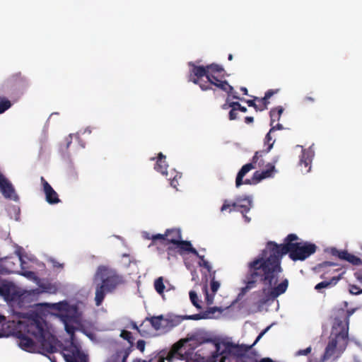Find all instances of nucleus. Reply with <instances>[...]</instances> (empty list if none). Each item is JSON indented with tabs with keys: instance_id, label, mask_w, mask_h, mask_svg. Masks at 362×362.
<instances>
[{
	"instance_id": "obj_58",
	"label": "nucleus",
	"mask_w": 362,
	"mask_h": 362,
	"mask_svg": "<svg viewBox=\"0 0 362 362\" xmlns=\"http://www.w3.org/2000/svg\"><path fill=\"white\" fill-rule=\"evenodd\" d=\"M153 359L151 358L148 361H146V360H141L140 358H136L134 359L132 362H153Z\"/></svg>"
},
{
	"instance_id": "obj_51",
	"label": "nucleus",
	"mask_w": 362,
	"mask_h": 362,
	"mask_svg": "<svg viewBox=\"0 0 362 362\" xmlns=\"http://www.w3.org/2000/svg\"><path fill=\"white\" fill-rule=\"evenodd\" d=\"M228 117L230 120H235L238 118V112L235 109H231L228 114Z\"/></svg>"
},
{
	"instance_id": "obj_26",
	"label": "nucleus",
	"mask_w": 362,
	"mask_h": 362,
	"mask_svg": "<svg viewBox=\"0 0 362 362\" xmlns=\"http://www.w3.org/2000/svg\"><path fill=\"white\" fill-rule=\"evenodd\" d=\"M218 310L217 307L209 308L206 310L203 313L191 315H185L183 319L185 320H199L202 319H208L211 318V315L215 313V312Z\"/></svg>"
},
{
	"instance_id": "obj_18",
	"label": "nucleus",
	"mask_w": 362,
	"mask_h": 362,
	"mask_svg": "<svg viewBox=\"0 0 362 362\" xmlns=\"http://www.w3.org/2000/svg\"><path fill=\"white\" fill-rule=\"evenodd\" d=\"M189 65L192 67L191 70V75L194 76V78L191 79V81L195 83L198 84L200 86L201 83H204L202 78L205 76L207 78V69L206 66H197L194 64L192 62H189Z\"/></svg>"
},
{
	"instance_id": "obj_61",
	"label": "nucleus",
	"mask_w": 362,
	"mask_h": 362,
	"mask_svg": "<svg viewBox=\"0 0 362 362\" xmlns=\"http://www.w3.org/2000/svg\"><path fill=\"white\" fill-rule=\"evenodd\" d=\"M240 90L243 93L244 95H247L248 94V90L245 87H241Z\"/></svg>"
},
{
	"instance_id": "obj_52",
	"label": "nucleus",
	"mask_w": 362,
	"mask_h": 362,
	"mask_svg": "<svg viewBox=\"0 0 362 362\" xmlns=\"http://www.w3.org/2000/svg\"><path fill=\"white\" fill-rule=\"evenodd\" d=\"M274 123H272V125H270L271 126V129H269V132L270 133H272L273 132H274L275 130H281V129H283V125L281 124H274Z\"/></svg>"
},
{
	"instance_id": "obj_11",
	"label": "nucleus",
	"mask_w": 362,
	"mask_h": 362,
	"mask_svg": "<svg viewBox=\"0 0 362 362\" xmlns=\"http://www.w3.org/2000/svg\"><path fill=\"white\" fill-rule=\"evenodd\" d=\"M152 245L156 244V240H160L164 245L173 244L176 245L182 239L181 230L179 228L166 230L165 234H156L152 236Z\"/></svg>"
},
{
	"instance_id": "obj_24",
	"label": "nucleus",
	"mask_w": 362,
	"mask_h": 362,
	"mask_svg": "<svg viewBox=\"0 0 362 362\" xmlns=\"http://www.w3.org/2000/svg\"><path fill=\"white\" fill-rule=\"evenodd\" d=\"M235 211H240L241 214H247L252 207V200L245 197L243 199H238L235 202Z\"/></svg>"
},
{
	"instance_id": "obj_50",
	"label": "nucleus",
	"mask_w": 362,
	"mask_h": 362,
	"mask_svg": "<svg viewBox=\"0 0 362 362\" xmlns=\"http://www.w3.org/2000/svg\"><path fill=\"white\" fill-rule=\"evenodd\" d=\"M240 100L245 101L249 107H254L257 111L259 110V108L258 107V106L255 103V100H245V99L241 98H240Z\"/></svg>"
},
{
	"instance_id": "obj_53",
	"label": "nucleus",
	"mask_w": 362,
	"mask_h": 362,
	"mask_svg": "<svg viewBox=\"0 0 362 362\" xmlns=\"http://www.w3.org/2000/svg\"><path fill=\"white\" fill-rule=\"evenodd\" d=\"M22 275L30 279L35 278V273L31 271H25L22 273Z\"/></svg>"
},
{
	"instance_id": "obj_56",
	"label": "nucleus",
	"mask_w": 362,
	"mask_h": 362,
	"mask_svg": "<svg viewBox=\"0 0 362 362\" xmlns=\"http://www.w3.org/2000/svg\"><path fill=\"white\" fill-rule=\"evenodd\" d=\"M254 122V117L251 116H247L245 117V122L246 124H251Z\"/></svg>"
},
{
	"instance_id": "obj_43",
	"label": "nucleus",
	"mask_w": 362,
	"mask_h": 362,
	"mask_svg": "<svg viewBox=\"0 0 362 362\" xmlns=\"http://www.w3.org/2000/svg\"><path fill=\"white\" fill-rule=\"evenodd\" d=\"M349 291L353 295H359L362 293V289L355 284L349 285Z\"/></svg>"
},
{
	"instance_id": "obj_49",
	"label": "nucleus",
	"mask_w": 362,
	"mask_h": 362,
	"mask_svg": "<svg viewBox=\"0 0 362 362\" xmlns=\"http://www.w3.org/2000/svg\"><path fill=\"white\" fill-rule=\"evenodd\" d=\"M311 350H312V349L310 346H309L305 349H300L296 352V356H302V355L307 356L311 352Z\"/></svg>"
},
{
	"instance_id": "obj_47",
	"label": "nucleus",
	"mask_w": 362,
	"mask_h": 362,
	"mask_svg": "<svg viewBox=\"0 0 362 362\" xmlns=\"http://www.w3.org/2000/svg\"><path fill=\"white\" fill-rule=\"evenodd\" d=\"M354 277L360 285L362 286V269L356 270L354 274Z\"/></svg>"
},
{
	"instance_id": "obj_17",
	"label": "nucleus",
	"mask_w": 362,
	"mask_h": 362,
	"mask_svg": "<svg viewBox=\"0 0 362 362\" xmlns=\"http://www.w3.org/2000/svg\"><path fill=\"white\" fill-rule=\"evenodd\" d=\"M40 181L43 187V192L45 194L46 201L50 204H56L60 202L58 194L47 182L44 177H41Z\"/></svg>"
},
{
	"instance_id": "obj_48",
	"label": "nucleus",
	"mask_w": 362,
	"mask_h": 362,
	"mask_svg": "<svg viewBox=\"0 0 362 362\" xmlns=\"http://www.w3.org/2000/svg\"><path fill=\"white\" fill-rule=\"evenodd\" d=\"M146 341L143 339H139L136 342V349H138L141 352H144L145 350Z\"/></svg>"
},
{
	"instance_id": "obj_28",
	"label": "nucleus",
	"mask_w": 362,
	"mask_h": 362,
	"mask_svg": "<svg viewBox=\"0 0 362 362\" xmlns=\"http://www.w3.org/2000/svg\"><path fill=\"white\" fill-rule=\"evenodd\" d=\"M176 246L180 255H182L183 252H188L194 255H198L197 250L192 247L191 243L189 241L182 240L181 239Z\"/></svg>"
},
{
	"instance_id": "obj_59",
	"label": "nucleus",
	"mask_w": 362,
	"mask_h": 362,
	"mask_svg": "<svg viewBox=\"0 0 362 362\" xmlns=\"http://www.w3.org/2000/svg\"><path fill=\"white\" fill-rule=\"evenodd\" d=\"M132 328L134 329H136L139 333H141V330L139 329V327H138L137 325L135 322H132Z\"/></svg>"
},
{
	"instance_id": "obj_3",
	"label": "nucleus",
	"mask_w": 362,
	"mask_h": 362,
	"mask_svg": "<svg viewBox=\"0 0 362 362\" xmlns=\"http://www.w3.org/2000/svg\"><path fill=\"white\" fill-rule=\"evenodd\" d=\"M8 321L13 327L21 329L34 337L45 349L52 351L54 337L49 332L46 321L40 315L30 316L28 313L11 309Z\"/></svg>"
},
{
	"instance_id": "obj_16",
	"label": "nucleus",
	"mask_w": 362,
	"mask_h": 362,
	"mask_svg": "<svg viewBox=\"0 0 362 362\" xmlns=\"http://www.w3.org/2000/svg\"><path fill=\"white\" fill-rule=\"evenodd\" d=\"M0 189L6 198L16 200L18 198L15 189L8 179L0 172Z\"/></svg>"
},
{
	"instance_id": "obj_31",
	"label": "nucleus",
	"mask_w": 362,
	"mask_h": 362,
	"mask_svg": "<svg viewBox=\"0 0 362 362\" xmlns=\"http://www.w3.org/2000/svg\"><path fill=\"white\" fill-rule=\"evenodd\" d=\"M284 112V108L281 106H278L276 107L272 108L269 112V115L271 118L270 125H272V123L277 122L280 119L281 115Z\"/></svg>"
},
{
	"instance_id": "obj_12",
	"label": "nucleus",
	"mask_w": 362,
	"mask_h": 362,
	"mask_svg": "<svg viewBox=\"0 0 362 362\" xmlns=\"http://www.w3.org/2000/svg\"><path fill=\"white\" fill-rule=\"evenodd\" d=\"M165 156H164L162 153H159L158 155L157 160L155 165V170L158 172H160L163 175H165L167 180L170 182V185L176 188L178 185V179L182 177V175L177 172H174L175 174L173 177L168 176V172L167 171V168L168 165L165 160Z\"/></svg>"
},
{
	"instance_id": "obj_22",
	"label": "nucleus",
	"mask_w": 362,
	"mask_h": 362,
	"mask_svg": "<svg viewBox=\"0 0 362 362\" xmlns=\"http://www.w3.org/2000/svg\"><path fill=\"white\" fill-rule=\"evenodd\" d=\"M131 352V347L117 350L109 358L107 362H127Z\"/></svg>"
},
{
	"instance_id": "obj_8",
	"label": "nucleus",
	"mask_w": 362,
	"mask_h": 362,
	"mask_svg": "<svg viewBox=\"0 0 362 362\" xmlns=\"http://www.w3.org/2000/svg\"><path fill=\"white\" fill-rule=\"evenodd\" d=\"M226 362H258L255 355L247 354L249 347L230 343Z\"/></svg>"
},
{
	"instance_id": "obj_32",
	"label": "nucleus",
	"mask_w": 362,
	"mask_h": 362,
	"mask_svg": "<svg viewBox=\"0 0 362 362\" xmlns=\"http://www.w3.org/2000/svg\"><path fill=\"white\" fill-rule=\"evenodd\" d=\"M52 307L54 309L62 312H69L70 310H72L74 312H76L77 310V308L76 306L71 307L66 302L54 303Z\"/></svg>"
},
{
	"instance_id": "obj_30",
	"label": "nucleus",
	"mask_w": 362,
	"mask_h": 362,
	"mask_svg": "<svg viewBox=\"0 0 362 362\" xmlns=\"http://www.w3.org/2000/svg\"><path fill=\"white\" fill-rule=\"evenodd\" d=\"M279 89H269L266 93L263 98L259 99V101L262 103L263 107L259 108V111H262L264 109H267V105H269V99L273 96L274 94L278 93Z\"/></svg>"
},
{
	"instance_id": "obj_14",
	"label": "nucleus",
	"mask_w": 362,
	"mask_h": 362,
	"mask_svg": "<svg viewBox=\"0 0 362 362\" xmlns=\"http://www.w3.org/2000/svg\"><path fill=\"white\" fill-rule=\"evenodd\" d=\"M0 296L6 301H17L20 300L21 295L11 284L0 281Z\"/></svg>"
},
{
	"instance_id": "obj_15",
	"label": "nucleus",
	"mask_w": 362,
	"mask_h": 362,
	"mask_svg": "<svg viewBox=\"0 0 362 362\" xmlns=\"http://www.w3.org/2000/svg\"><path fill=\"white\" fill-rule=\"evenodd\" d=\"M288 285L287 279H284L279 285L271 288L270 291L266 293L265 296L259 300L261 305L266 303L270 300H274L279 296L286 292Z\"/></svg>"
},
{
	"instance_id": "obj_37",
	"label": "nucleus",
	"mask_w": 362,
	"mask_h": 362,
	"mask_svg": "<svg viewBox=\"0 0 362 362\" xmlns=\"http://www.w3.org/2000/svg\"><path fill=\"white\" fill-rule=\"evenodd\" d=\"M120 337L124 339L127 340L129 343V347H131V349L132 350V346L134 344V337L132 336V332L127 330H122L121 332Z\"/></svg>"
},
{
	"instance_id": "obj_62",
	"label": "nucleus",
	"mask_w": 362,
	"mask_h": 362,
	"mask_svg": "<svg viewBox=\"0 0 362 362\" xmlns=\"http://www.w3.org/2000/svg\"><path fill=\"white\" fill-rule=\"evenodd\" d=\"M243 218H245V222L249 223L250 221V218H249L245 214H242Z\"/></svg>"
},
{
	"instance_id": "obj_27",
	"label": "nucleus",
	"mask_w": 362,
	"mask_h": 362,
	"mask_svg": "<svg viewBox=\"0 0 362 362\" xmlns=\"http://www.w3.org/2000/svg\"><path fill=\"white\" fill-rule=\"evenodd\" d=\"M344 273V272H342L337 276H332L329 281H324L318 283L315 286V289L317 290V291H320L322 288H325L336 285L337 282L341 279Z\"/></svg>"
},
{
	"instance_id": "obj_54",
	"label": "nucleus",
	"mask_w": 362,
	"mask_h": 362,
	"mask_svg": "<svg viewBox=\"0 0 362 362\" xmlns=\"http://www.w3.org/2000/svg\"><path fill=\"white\" fill-rule=\"evenodd\" d=\"M240 104L239 102H230L228 103V106L231 107V109H235V110H238L239 107H240Z\"/></svg>"
},
{
	"instance_id": "obj_45",
	"label": "nucleus",
	"mask_w": 362,
	"mask_h": 362,
	"mask_svg": "<svg viewBox=\"0 0 362 362\" xmlns=\"http://www.w3.org/2000/svg\"><path fill=\"white\" fill-rule=\"evenodd\" d=\"M274 170V166L272 165L269 169L261 171L260 173H261L262 179L264 180L265 178L271 177L272 173Z\"/></svg>"
},
{
	"instance_id": "obj_23",
	"label": "nucleus",
	"mask_w": 362,
	"mask_h": 362,
	"mask_svg": "<svg viewBox=\"0 0 362 362\" xmlns=\"http://www.w3.org/2000/svg\"><path fill=\"white\" fill-rule=\"evenodd\" d=\"M146 320L148 321L154 329L157 331L164 329L169 324V320L164 318L163 315L154 316L150 318L147 317Z\"/></svg>"
},
{
	"instance_id": "obj_44",
	"label": "nucleus",
	"mask_w": 362,
	"mask_h": 362,
	"mask_svg": "<svg viewBox=\"0 0 362 362\" xmlns=\"http://www.w3.org/2000/svg\"><path fill=\"white\" fill-rule=\"evenodd\" d=\"M6 317L4 315H0V338L4 337L5 332L4 331V326L6 325Z\"/></svg>"
},
{
	"instance_id": "obj_20",
	"label": "nucleus",
	"mask_w": 362,
	"mask_h": 362,
	"mask_svg": "<svg viewBox=\"0 0 362 362\" xmlns=\"http://www.w3.org/2000/svg\"><path fill=\"white\" fill-rule=\"evenodd\" d=\"M337 266L336 263L332 262H323L320 264H318L317 268L319 271L322 272L321 275L322 279H325L326 274H334L335 272H337L341 270L340 268L334 269V267Z\"/></svg>"
},
{
	"instance_id": "obj_40",
	"label": "nucleus",
	"mask_w": 362,
	"mask_h": 362,
	"mask_svg": "<svg viewBox=\"0 0 362 362\" xmlns=\"http://www.w3.org/2000/svg\"><path fill=\"white\" fill-rule=\"evenodd\" d=\"M235 202H229L228 200H224V202L221 208V211L223 212L224 211L229 210V212L232 211H235Z\"/></svg>"
},
{
	"instance_id": "obj_1",
	"label": "nucleus",
	"mask_w": 362,
	"mask_h": 362,
	"mask_svg": "<svg viewBox=\"0 0 362 362\" xmlns=\"http://www.w3.org/2000/svg\"><path fill=\"white\" fill-rule=\"evenodd\" d=\"M230 346V342L209 339L202 334H188L175 343L168 351H160L156 362H226Z\"/></svg>"
},
{
	"instance_id": "obj_4",
	"label": "nucleus",
	"mask_w": 362,
	"mask_h": 362,
	"mask_svg": "<svg viewBox=\"0 0 362 362\" xmlns=\"http://www.w3.org/2000/svg\"><path fill=\"white\" fill-rule=\"evenodd\" d=\"M355 309H341L338 311V315L335 317V325L334 326L332 335L329 338L328 344L325 351V358L334 356L335 351L342 352L345 350L349 341V318L354 313Z\"/></svg>"
},
{
	"instance_id": "obj_60",
	"label": "nucleus",
	"mask_w": 362,
	"mask_h": 362,
	"mask_svg": "<svg viewBox=\"0 0 362 362\" xmlns=\"http://www.w3.org/2000/svg\"><path fill=\"white\" fill-rule=\"evenodd\" d=\"M53 266L54 267H57V268H62L63 267V264H59V262H57L56 261L53 262Z\"/></svg>"
},
{
	"instance_id": "obj_13",
	"label": "nucleus",
	"mask_w": 362,
	"mask_h": 362,
	"mask_svg": "<svg viewBox=\"0 0 362 362\" xmlns=\"http://www.w3.org/2000/svg\"><path fill=\"white\" fill-rule=\"evenodd\" d=\"M26 81L21 73L13 74L8 78L2 85V89L5 92L12 90H18L25 86Z\"/></svg>"
},
{
	"instance_id": "obj_39",
	"label": "nucleus",
	"mask_w": 362,
	"mask_h": 362,
	"mask_svg": "<svg viewBox=\"0 0 362 362\" xmlns=\"http://www.w3.org/2000/svg\"><path fill=\"white\" fill-rule=\"evenodd\" d=\"M196 256L200 259L199 265L206 269L209 274L213 272L211 266L210 265L209 262L204 259V257L203 255H200L199 253L198 255Z\"/></svg>"
},
{
	"instance_id": "obj_41",
	"label": "nucleus",
	"mask_w": 362,
	"mask_h": 362,
	"mask_svg": "<svg viewBox=\"0 0 362 362\" xmlns=\"http://www.w3.org/2000/svg\"><path fill=\"white\" fill-rule=\"evenodd\" d=\"M203 290L205 293V300H206V304L209 305L213 304L214 294L213 293L212 295H211L209 293L206 285H205L204 286Z\"/></svg>"
},
{
	"instance_id": "obj_33",
	"label": "nucleus",
	"mask_w": 362,
	"mask_h": 362,
	"mask_svg": "<svg viewBox=\"0 0 362 362\" xmlns=\"http://www.w3.org/2000/svg\"><path fill=\"white\" fill-rule=\"evenodd\" d=\"M345 256H343V260H346L348 262L351 263L353 265H361L362 264V260L361 258L356 257V255L351 254L346 251Z\"/></svg>"
},
{
	"instance_id": "obj_6",
	"label": "nucleus",
	"mask_w": 362,
	"mask_h": 362,
	"mask_svg": "<svg viewBox=\"0 0 362 362\" xmlns=\"http://www.w3.org/2000/svg\"><path fill=\"white\" fill-rule=\"evenodd\" d=\"M298 237L293 233L288 234L286 241L288 242L289 257L293 261H303L316 252L317 246L314 243H294Z\"/></svg>"
},
{
	"instance_id": "obj_2",
	"label": "nucleus",
	"mask_w": 362,
	"mask_h": 362,
	"mask_svg": "<svg viewBox=\"0 0 362 362\" xmlns=\"http://www.w3.org/2000/svg\"><path fill=\"white\" fill-rule=\"evenodd\" d=\"M288 252V242L286 239L283 244L268 242L266 249L262 250L261 255L248 263L247 273L244 279L245 286L240 289L239 296L245 295L255 287L257 281L269 287L276 284L278 276L282 272L281 257Z\"/></svg>"
},
{
	"instance_id": "obj_64",
	"label": "nucleus",
	"mask_w": 362,
	"mask_h": 362,
	"mask_svg": "<svg viewBox=\"0 0 362 362\" xmlns=\"http://www.w3.org/2000/svg\"><path fill=\"white\" fill-rule=\"evenodd\" d=\"M221 107L223 110H226V109H228V107H230L228 106V100H226V103L221 106Z\"/></svg>"
},
{
	"instance_id": "obj_63",
	"label": "nucleus",
	"mask_w": 362,
	"mask_h": 362,
	"mask_svg": "<svg viewBox=\"0 0 362 362\" xmlns=\"http://www.w3.org/2000/svg\"><path fill=\"white\" fill-rule=\"evenodd\" d=\"M238 110L241 111L243 112H247V108L245 107H244V106L240 105V107H239Z\"/></svg>"
},
{
	"instance_id": "obj_46",
	"label": "nucleus",
	"mask_w": 362,
	"mask_h": 362,
	"mask_svg": "<svg viewBox=\"0 0 362 362\" xmlns=\"http://www.w3.org/2000/svg\"><path fill=\"white\" fill-rule=\"evenodd\" d=\"M177 252H179L176 245H170L167 248V254L168 255V259H170V256H175Z\"/></svg>"
},
{
	"instance_id": "obj_19",
	"label": "nucleus",
	"mask_w": 362,
	"mask_h": 362,
	"mask_svg": "<svg viewBox=\"0 0 362 362\" xmlns=\"http://www.w3.org/2000/svg\"><path fill=\"white\" fill-rule=\"evenodd\" d=\"M272 133L269 131V132L266 134L265 138L264 139V146H267V148L262 151H259L255 152L254 156L252 157V162L257 163L258 160L260 157H262L264 155L269 153L272 148L275 142L274 139H272Z\"/></svg>"
},
{
	"instance_id": "obj_36",
	"label": "nucleus",
	"mask_w": 362,
	"mask_h": 362,
	"mask_svg": "<svg viewBox=\"0 0 362 362\" xmlns=\"http://www.w3.org/2000/svg\"><path fill=\"white\" fill-rule=\"evenodd\" d=\"M11 105L12 103L8 99L0 96V115L8 110Z\"/></svg>"
},
{
	"instance_id": "obj_55",
	"label": "nucleus",
	"mask_w": 362,
	"mask_h": 362,
	"mask_svg": "<svg viewBox=\"0 0 362 362\" xmlns=\"http://www.w3.org/2000/svg\"><path fill=\"white\" fill-rule=\"evenodd\" d=\"M269 327H267L266 329H264L263 331H262L260 332V334L257 336L254 344H255L257 341H259L262 337V336L269 330Z\"/></svg>"
},
{
	"instance_id": "obj_38",
	"label": "nucleus",
	"mask_w": 362,
	"mask_h": 362,
	"mask_svg": "<svg viewBox=\"0 0 362 362\" xmlns=\"http://www.w3.org/2000/svg\"><path fill=\"white\" fill-rule=\"evenodd\" d=\"M189 295L192 305L197 309H202V306L199 303V298L197 293L194 291H190Z\"/></svg>"
},
{
	"instance_id": "obj_25",
	"label": "nucleus",
	"mask_w": 362,
	"mask_h": 362,
	"mask_svg": "<svg viewBox=\"0 0 362 362\" xmlns=\"http://www.w3.org/2000/svg\"><path fill=\"white\" fill-rule=\"evenodd\" d=\"M76 317L74 315H69L68 314L62 315V319L64 323V327L66 332L70 335V339L71 341L74 340L75 337V327L71 324L72 321L75 320Z\"/></svg>"
},
{
	"instance_id": "obj_34",
	"label": "nucleus",
	"mask_w": 362,
	"mask_h": 362,
	"mask_svg": "<svg viewBox=\"0 0 362 362\" xmlns=\"http://www.w3.org/2000/svg\"><path fill=\"white\" fill-rule=\"evenodd\" d=\"M165 288L163 277L160 276L154 281V288L158 294L163 295Z\"/></svg>"
},
{
	"instance_id": "obj_7",
	"label": "nucleus",
	"mask_w": 362,
	"mask_h": 362,
	"mask_svg": "<svg viewBox=\"0 0 362 362\" xmlns=\"http://www.w3.org/2000/svg\"><path fill=\"white\" fill-rule=\"evenodd\" d=\"M4 331L5 334H4L3 337H8L9 335L16 337L19 339L18 345L22 349L27 351H32L35 349V344L33 339L30 338L31 336L21 329L13 327L8 320H6V325L4 326Z\"/></svg>"
},
{
	"instance_id": "obj_10",
	"label": "nucleus",
	"mask_w": 362,
	"mask_h": 362,
	"mask_svg": "<svg viewBox=\"0 0 362 362\" xmlns=\"http://www.w3.org/2000/svg\"><path fill=\"white\" fill-rule=\"evenodd\" d=\"M213 86L226 92L228 95H231L234 99H240L237 92L234 91L233 87L231 86L227 81L220 80L217 77L214 80H207L204 81V83H201L200 88L204 91L212 90Z\"/></svg>"
},
{
	"instance_id": "obj_9",
	"label": "nucleus",
	"mask_w": 362,
	"mask_h": 362,
	"mask_svg": "<svg viewBox=\"0 0 362 362\" xmlns=\"http://www.w3.org/2000/svg\"><path fill=\"white\" fill-rule=\"evenodd\" d=\"M256 163H253L252 161V163H247L241 168V169L239 170L236 176V187H239L242 185H256L263 180L260 171L257 170L253 173V175L251 179H246L245 180L243 181V177L245 176V175L251 170L255 168L254 164Z\"/></svg>"
},
{
	"instance_id": "obj_42",
	"label": "nucleus",
	"mask_w": 362,
	"mask_h": 362,
	"mask_svg": "<svg viewBox=\"0 0 362 362\" xmlns=\"http://www.w3.org/2000/svg\"><path fill=\"white\" fill-rule=\"evenodd\" d=\"M347 250H339L335 247L331 249L330 253L332 255L338 257L340 259L343 260V256H345V254Z\"/></svg>"
},
{
	"instance_id": "obj_57",
	"label": "nucleus",
	"mask_w": 362,
	"mask_h": 362,
	"mask_svg": "<svg viewBox=\"0 0 362 362\" xmlns=\"http://www.w3.org/2000/svg\"><path fill=\"white\" fill-rule=\"evenodd\" d=\"M303 101L305 102V103H307V102L313 103L315 101V98H313L311 96H305L303 98Z\"/></svg>"
},
{
	"instance_id": "obj_5",
	"label": "nucleus",
	"mask_w": 362,
	"mask_h": 362,
	"mask_svg": "<svg viewBox=\"0 0 362 362\" xmlns=\"http://www.w3.org/2000/svg\"><path fill=\"white\" fill-rule=\"evenodd\" d=\"M95 276L99 277L102 281L95 287V305L100 306L106 293L112 292L119 284H122L123 279L115 270L105 266L98 267Z\"/></svg>"
},
{
	"instance_id": "obj_35",
	"label": "nucleus",
	"mask_w": 362,
	"mask_h": 362,
	"mask_svg": "<svg viewBox=\"0 0 362 362\" xmlns=\"http://www.w3.org/2000/svg\"><path fill=\"white\" fill-rule=\"evenodd\" d=\"M216 276V271H213L211 273L209 274V276L211 279V290L214 294L216 293V291L218 290L220 287V283L215 279Z\"/></svg>"
},
{
	"instance_id": "obj_29",
	"label": "nucleus",
	"mask_w": 362,
	"mask_h": 362,
	"mask_svg": "<svg viewBox=\"0 0 362 362\" xmlns=\"http://www.w3.org/2000/svg\"><path fill=\"white\" fill-rule=\"evenodd\" d=\"M206 66L207 69V80H214L216 76H214L215 74H219L224 71L222 66L217 64H211Z\"/></svg>"
},
{
	"instance_id": "obj_21",
	"label": "nucleus",
	"mask_w": 362,
	"mask_h": 362,
	"mask_svg": "<svg viewBox=\"0 0 362 362\" xmlns=\"http://www.w3.org/2000/svg\"><path fill=\"white\" fill-rule=\"evenodd\" d=\"M314 151L310 148L303 149L300 156L299 164L300 166L304 165L306 172H309L311 168V163L314 157Z\"/></svg>"
}]
</instances>
